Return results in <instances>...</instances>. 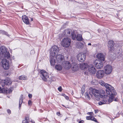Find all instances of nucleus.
Returning a JSON list of instances; mask_svg holds the SVG:
<instances>
[{
  "label": "nucleus",
  "mask_w": 123,
  "mask_h": 123,
  "mask_svg": "<svg viewBox=\"0 0 123 123\" xmlns=\"http://www.w3.org/2000/svg\"><path fill=\"white\" fill-rule=\"evenodd\" d=\"M99 92V91L98 90L91 87L89 88V94L88 92H86L85 93V96L86 98L90 100V95L92 96L93 95L96 97V99L97 100H99L100 98H102L103 97V95L100 94Z\"/></svg>",
  "instance_id": "f257e3e1"
},
{
  "label": "nucleus",
  "mask_w": 123,
  "mask_h": 123,
  "mask_svg": "<svg viewBox=\"0 0 123 123\" xmlns=\"http://www.w3.org/2000/svg\"><path fill=\"white\" fill-rule=\"evenodd\" d=\"M106 92L107 94L110 96L116 95L117 93L113 87L109 84H106Z\"/></svg>",
  "instance_id": "f03ea898"
},
{
  "label": "nucleus",
  "mask_w": 123,
  "mask_h": 123,
  "mask_svg": "<svg viewBox=\"0 0 123 123\" xmlns=\"http://www.w3.org/2000/svg\"><path fill=\"white\" fill-rule=\"evenodd\" d=\"M0 56H2L3 55L4 57L9 59L10 57V54L9 52L7 51V48L4 46H2L0 47Z\"/></svg>",
  "instance_id": "7ed1b4c3"
},
{
  "label": "nucleus",
  "mask_w": 123,
  "mask_h": 123,
  "mask_svg": "<svg viewBox=\"0 0 123 123\" xmlns=\"http://www.w3.org/2000/svg\"><path fill=\"white\" fill-rule=\"evenodd\" d=\"M71 41V40L70 38L68 37L65 38L62 41V45L63 47L68 48L70 45Z\"/></svg>",
  "instance_id": "20e7f679"
},
{
  "label": "nucleus",
  "mask_w": 123,
  "mask_h": 123,
  "mask_svg": "<svg viewBox=\"0 0 123 123\" xmlns=\"http://www.w3.org/2000/svg\"><path fill=\"white\" fill-rule=\"evenodd\" d=\"M40 75L42 79L45 81H47V79L49 76L48 74L44 70H41L40 71Z\"/></svg>",
  "instance_id": "39448f33"
},
{
  "label": "nucleus",
  "mask_w": 123,
  "mask_h": 123,
  "mask_svg": "<svg viewBox=\"0 0 123 123\" xmlns=\"http://www.w3.org/2000/svg\"><path fill=\"white\" fill-rule=\"evenodd\" d=\"M58 47L57 46H54L51 47L50 51L51 55L55 56L56 54H57L59 51Z\"/></svg>",
  "instance_id": "423d86ee"
},
{
  "label": "nucleus",
  "mask_w": 123,
  "mask_h": 123,
  "mask_svg": "<svg viewBox=\"0 0 123 123\" xmlns=\"http://www.w3.org/2000/svg\"><path fill=\"white\" fill-rule=\"evenodd\" d=\"M1 63L2 66L4 69L7 70L9 69V65L8 61L6 59H4L2 60Z\"/></svg>",
  "instance_id": "0eeeda50"
},
{
  "label": "nucleus",
  "mask_w": 123,
  "mask_h": 123,
  "mask_svg": "<svg viewBox=\"0 0 123 123\" xmlns=\"http://www.w3.org/2000/svg\"><path fill=\"white\" fill-rule=\"evenodd\" d=\"M55 58L57 63H60L61 64H63L64 60V57L63 55L61 54H59L57 55Z\"/></svg>",
  "instance_id": "6e6552de"
},
{
  "label": "nucleus",
  "mask_w": 123,
  "mask_h": 123,
  "mask_svg": "<svg viewBox=\"0 0 123 123\" xmlns=\"http://www.w3.org/2000/svg\"><path fill=\"white\" fill-rule=\"evenodd\" d=\"M85 55L83 53H80L77 56L78 60L81 62H83L85 60Z\"/></svg>",
  "instance_id": "1a4fd4ad"
},
{
  "label": "nucleus",
  "mask_w": 123,
  "mask_h": 123,
  "mask_svg": "<svg viewBox=\"0 0 123 123\" xmlns=\"http://www.w3.org/2000/svg\"><path fill=\"white\" fill-rule=\"evenodd\" d=\"M94 63L95 67L98 69L101 68L103 66V62L102 61L99 60H95Z\"/></svg>",
  "instance_id": "9d476101"
},
{
  "label": "nucleus",
  "mask_w": 123,
  "mask_h": 123,
  "mask_svg": "<svg viewBox=\"0 0 123 123\" xmlns=\"http://www.w3.org/2000/svg\"><path fill=\"white\" fill-rule=\"evenodd\" d=\"M114 45V43L113 41L111 40L109 41L108 46L110 52H111L114 50V48L113 46Z\"/></svg>",
  "instance_id": "9b49d317"
},
{
  "label": "nucleus",
  "mask_w": 123,
  "mask_h": 123,
  "mask_svg": "<svg viewBox=\"0 0 123 123\" xmlns=\"http://www.w3.org/2000/svg\"><path fill=\"white\" fill-rule=\"evenodd\" d=\"M89 71L92 74H95L96 73V70L93 65L91 64L88 67Z\"/></svg>",
  "instance_id": "f8f14e48"
},
{
  "label": "nucleus",
  "mask_w": 123,
  "mask_h": 123,
  "mask_svg": "<svg viewBox=\"0 0 123 123\" xmlns=\"http://www.w3.org/2000/svg\"><path fill=\"white\" fill-rule=\"evenodd\" d=\"M105 72L106 74H110L112 71V67L110 65H108L104 68Z\"/></svg>",
  "instance_id": "ddd939ff"
},
{
  "label": "nucleus",
  "mask_w": 123,
  "mask_h": 123,
  "mask_svg": "<svg viewBox=\"0 0 123 123\" xmlns=\"http://www.w3.org/2000/svg\"><path fill=\"white\" fill-rule=\"evenodd\" d=\"M104 72L103 70H99L96 73V76L98 79H101L104 75Z\"/></svg>",
  "instance_id": "4468645a"
},
{
  "label": "nucleus",
  "mask_w": 123,
  "mask_h": 123,
  "mask_svg": "<svg viewBox=\"0 0 123 123\" xmlns=\"http://www.w3.org/2000/svg\"><path fill=\"white\" fill-rule=\"evenodd\" d=\"M64 64H62V65H63L65 68L66 69H69L71 67V64L68 61H64L63 62Z\"/></svg>",
  "instance_id": "2eb2a0df"
},
{
  "label": "nucleus",
  "mask_w": 123,
  "mask_h": 123,
  "mask_svg": "<svg viewBox=\"0 0 123 123\" xmlns=\"http://www.w3.org/2000/svg\"><path fill=\"white\" fill-rule=\"evenodd\" d=\"M71 67L72 70L74 71L77 70L79 68L77 64L75 62H72L71 63Z\"/></svg>",
  "instance_id": "dca6fc26"
},
{
  "label": "nucleus",
  "mask_w": 123,
  "mask_h": 123,
  "mask_svg": "<svg viewBox=\"0 0 123 123\" xmlns=\"http://www.w3.org/2000/svg\"><path fill=\"white\" fill-rule=\"evenodd\" d=\"M97 57L101 61H104L105 59V54L102 53L98 54L97 55Z\"/></svg>",
  "instance_id": "f3484780"
},
{
  "label": "nucleus",
  "mask_w": 123,
  "mask_h": 123,
  "mask_svg": "<svg viewBox=\"0 0 123 123\" xmlns=\"http://www.w3.org/2000/svg\"><path fill=\"white\" fill-rule=\"evenodd\" d=\"M71 32H72L71 30L66 29L64 31V35L66 37H70L71 36Z\"/></svg>",
  "instance_id": "a211bd4d"
},
{
  "label": "nucleus",
  "mask_w": 123,
  "mask_h": 123,
  "mask_svg": "<svg viewBox=\"0 0 123 123\" xmlns=\"http://www.w3.org/2000/svg\"><path fill=\"white\" fill-rule=\"evenodd\" d=\"M23 21L27 25L29 24V22L27 17L25 15H23L22 17Z\"/></svg>",
  "instance_id": "6ab92c4d"
},
{
  "label": "nucleus",
  "mask_w": 123,
  "mask_h": 123,
  "mask_svg": "<svg viewBox=\"0 0 123 123\" xmlns=\"http://www.w3.org/2000/svg\"><path fill=\"white\" fill-rule=\"evenodd\" d=\"M54 55H51L50 56V64L51 65H54L56 62H57L54 59Z\"/></svg>",
  "instance_id": "aec40b11"
},
{
  "label": "nucleus",
  "mask_w": 123,
  "mask_h": 123,
  "mask_svg": "<svg viewBox=\"0 0 123 123\" xmlns=\"http://www.w3.org/2000/svg\"><path fill=\"white\" fill-rule=\"evenodd\" d=\"M23 95H21L19 98V109L21 108V105L23 102Z\"/></svg>",
  "instance_id": "412c9836"
},
{
  "label": "nucleus",
  "mask_w": 123,
  "mask_h": 123,
  "mask_svg": "<svg viewBox=\"0 0 123 123\" xmlns=\"http://www.w3.org/2000/svg\"><path fill=\"white\" fill-rule=\"evenodd\" d=\"M76 38L77 40L80 41H82L83 40L82 35L80 34H78L77 35Z\"/></svg>",
  "instance_id": "4be33fe9"
},
{
  "label": "nucleus",
  "mask_w": 123,
  "mask_h": 123,
  "mask_svg": "<svg viewBox=\"0 0 123 123\" xmlns=\"http://www.w3.org/2000/svg\"><path fill=\"white\" fill-rule=\"evenodd\" d=\"M55 68L56 70L59 71L61 70L62 69V66L60 65H56Z\"/></svg>",
  "instance_id": "5701e85b"
},
{
  "label": "nucleus",
  "mask_w": 123,
  "mask_h": 123,
  "mask_svg": "<svg viewBox=\"0 0 123 123\" xmlns=\"http://www.w3.org/2000/svg\"><path fill=\"white\" fill-rule=\"evenodd\" d=\"M29 117H26L25 120L23 121L22 123H29Z\"/></svg>",
  "instance_id": "b1692460"
},
{
  "label": "nucleus",
  "mask_w": 123,
  "mask_h": 123,
  "mask_svg": "<svg viewBox=\"0 0 123 123\" xmlns=\"http://www.w3.org/2000/svg\"><path fill=\"white\" fill-rule=\"evenodd\" d=\"M71 36H72V39L73 40H75L76 38V35L75 34L74 32H71Z\"/></svg>",
  "instance_id": "393cba45"
},
{
  "label": "nucleus",
  "mask_w": 123,
  "mask_h": 123,
  "mask_svg": "<svg viewBox=\"0 0 123 123\" xmlns=\"http://www.w3.org/2000/svg\"><path fill=\"white\" fill-rule=\"evenodd\" d=\"M81 66H82V69H84L87 68V67H88L87 64V63H85L82 64Z\"/></svg>",
  "instance_id": "a878e982"
},
{
  "label": "nucleus",
  "mask_w": 123,
  "mask_h": 123,
  "mask_svg": "<svg viewBox=\"0 0 123 123\" xmlns=\"http://www.w3.org/2000/svg\"><path fill=\"white\" fill-rule=\"evenodd\" d=\"M83 45V43L81 42L79 43L77 45V47L79 48H81Z\"/></svg>",
  "instance_id": "bb28decb"
},
{
  "label": "nucleus",
  "mask_w": 123,
  "mask_h": 123,
  "mask_svg": "<svg viewBox=\"0 0 123 123\" xmlns=\"http://www.w3.org/2000/svg\"><path fill=\"white\" fill-rule=\"evenodd\" d=\"M115 95H112V96H111V97H110L109 98L108 101L109 102L111 103V102L113 101V99L114 98V96Z\"/></svg>",
  "instance_id": "cd10ccee"
},
{
  "label": "nucleus",
  "mask_w": 123,
  "mask_h": 123,
  "mask_svg": "<svg viewBox=\"0 0 123 123\" xmlns=\"http://www.w3.org/2000/svg\"><path fill=\"white\" fill-rule=\"evenodd\" d=\"M99 83L102 86H104L106 88V84H108L105 83L104 81H103L102 80H101V81H100Z\"/></svg>",
  "instance_id": "c85d7f7f"
},
{
  "label": "nucleus",
  "mask_w": 123,
  "mask_h": 123,
  "mask_svg": "<svg viewBox=\"0 0 123 123\" xmlns=\"http://www.w3.org/2000/svg\"><path fill=\"white\" fill-rule=\"evenodd\" d=\"M4 81L5 82L6 85H8V83H10V79L9 78H7L6 79L4 80Z\"/></svg>",
  "instance_id": "c756f323"
},
{
  "label": "nucleus",
  "mask_w": 123,
  "mask_h": 123,
  "mask_svg": "<svg viewBox=\"0 0 123 123\" xmlns=\"http://www.w3.org/2000/svg\"><path fill=\"white\" fill-rule=\"evenodd\" d=\"M92 84L94 85L97 84V81L96 80H93L91 82Z\"/></svg>",
  "instance_id": "7c9ffc66"
},
{
  "label": "nucleus",
  "mask_w": 123,
  "mask_h": 123,
  "mask_svg": "<svg viewBox=\"0 0 123 123\" xmlns=\"http://www.w3.org/2000/svg\"><path fill=\"white\" fill-rule=\"evenodd\" d=\"M19 79L20 80H25L26 79L25 76L21 75L18 77Z\"/></svg>",
  "instance_id": "2f4dec72"
},
{
  "label": "nucleus",
  "mask_w": 123,
  "mask_h": 123,
  "mask_svg": "<svg viewBox=\"0 0 123 123\" xmlns=\"http://www.w3.org/2000/svg\"><path fill=\"white\" fill-rule=\"evenodd\" d=\"M85 91V86H83L82 87V88H81V93L82 95H83L84 94Z\"/></svg>",
  "instance_id": "473e14b6"
},
{
  "label": "nucleus",
  "mask_w": 123,
  "mask_h": 123,
  "mask_svg": "<svg viewBox=\"0 0 123 123\" xmlns=\"http://www.w3.org/2000/svg\"><path fill=\"white\" fill-rule=\"evenodd\" d=\"M0 33H2L3 34L8 36L7 33L6 32L0 30Z\"/></svg>",
  "instance_id": "72a5a7b5"
},
{
  "label": "nucleus",
  "mask_w": 123,
  "mask_h": 123,
  "mask_svg": "<svg viewBox=\"0 0 123 123\" xmlns=\"http://www.w3.org/2000/svg\"><path fill=\"white\" fill-rule=\"evenodd\" d=\"M108 99L107 98H103L102 100L103 101V102H104L105 104L107 103V102L108 101Z\"/></svg>",
  "instance_id": "f704fd0d"
},
{
  "label": "nucleus",
  "mask_w": 123,
  "mask_h": 123,
  "mask_svg": "<svg viewBox=\"0 0 123 123\" xmlns=\"http://www.w3.org/2000/svg\"><path fill=\"white\" fill-rule=\"evenodd\" d=\"M91 120L93 121L96 123H98V121L96 118L93 117L92 116Z\"/></svg>",
  "instance_id": "c9c22d12"
},
{
  "label": "nucleus",
  "mask_w": 123,
  "mask_h": 123,
  "mask_svg": "<svg viewBox=\"0 0 123 123\" xmlns=\"http://www.w3.org/2000/svg\"><path fill=\"white\" fill-rule=\"evenodd\" d=\"M6 85V84L5 82L4 81H3L1 83V85L2 86V87H3L5 85Z\"/></svg>",
  "instance_id": "e433bc0d"
},
{
  "label": "nucleus",
  "mask_w": 123,
  "mask_h": 123,
  "mask_svg": "<svg viewBox=\"0 0 123 123\" xmlns=\"http://www.w3.org/2000/svg\"><path fill=\"white\" fill-rule=\"evenodd\" d=\"M92 116H87L86 117V118L87 120H91Z\"/></svg>",
  "instance_id": "4c0bfd02"
},
{
  "label": "nucleus",
  "mask_w": 123,
  "mask_h": 123,
  "mask_svg": "<svg viewBox=\"0 0 123 123\" xmlns=\"http://www.w3.org/2000/svg\"><path fill=\"white\" fill-rule=\"evenodd\" d=\"M13 88L12 87H11L9 88L8 89V92H9V93H11L12 92V91H13Z\"/></svg>",
  "instance_id": "58836bf2"
},
{
  "label": "nucleus",
  "mask_w": 123,
  "mask_h": 123,
  "mask_svg": "<svg viewBox=\"0 0 123 123\" xmlns=\"http://www.w3.org/2000/svg\"><path fill=\"white\" fill-rule=\"evenodd\" d=\"M98 104L99 105H102L105 104L104 102L102 100V101H100L99 102Z\"/></svg>",
  "instance_id": "ea45409f"
},
{
  "label": "nucleus",
  "mask_w": 123,
  "mask_h": 123,
  "mask_svg": "<svg viewBox=\"0 0 123 123\" xmlns=\"http://www.w3.org/2000/svg\"><path fill=\"white\" fill-rule=\"evenodd\" d=\"M62 95L64 96L66 99L68 100L69 99V98L68 96H67L66 95L64 94Z\"/></svg>",
  "instance_id": "a19ab883"
},
{
  "label": "nucleus",
  "mask_w": 123,
  "mask_h": 123,
  "mask_svg": "<svg viewBox=\"0 0 123 123\" xmlns=\"http://www.w3.org/2000/svg\"><path fill=\"white\" fill-rule=\"evenodd\" d=\"M58 90L60 92L62 91V87L61 86H60L58 88Z\"/></svg>",
  "instance_id": "79ce46f5"
},
{
  "label": "nucleus",
  "mask_w": 123,
  "mask_h": 123,
  "mask_svg": "<svg viewBox=\"0 0 123 123\" xmlns=\"http://www.w3.org/2000/svg\"><path fill=\"white\" fill-rule=\"evenodd\" d=\"M7 111L8 113L9 114H10L11 113V111L9 109H7Z\"/></svg>",
  "instance_id": "37998d69"
},
{
  "label": "nucleus",
  "mask_w": 123,
  "mask_h": 123,
  "mask_svg": "<svg viewBox=\"0 0 123 123\" xmlns=\"http://www.w3.org/2000/svg\"><path fill=\"white\" fill-rule=\"evenodd\" d=\"M28 104L29 105H31V101L29 100L28 101Z\"/></svg>",
  "instance_id": "c03bdc74"
},
{
  "label": "nucleus",
  "mask_w": 123,
  "mask_h": 123,
  "mask_svg": "<svg viewBox=\"0 0 123 123\" xmlns=\"http://www.w3.org/2000/svg\"><path fill=\"white\" fill-rule=\"evenodd\" d=\"M28 96L30 98H31L32 97V95L31 94H28Z\"/></svg>",
  "instance_id": "a18cd8bd"
},
{
  "label": "nucleus",
  "mask_w": 123,
  "mask_h": 123,
  "mask_svg": "<svg viewBox=\"0 0 123 123\" xmlns=\"http://www.w3.org/2000/svg\"><path fill=\"white\" fill-rule=\"evenodd\" d=\"M93 113L92 112H88L87 113V114L88 115H92V114Z\"/></svg>",
  "instance_id": "49530a36"
},
{
  "label": "nucleus",
  "mask_w": 123,
  "mask_h": 123,
  "mask_svg": "<svg viewBox=\"0 0 123 123\" xmlns=\"http://www.w3.org/2000/svg\"><path fill=\"white\" fill-rule=\"evenodd\" d=\"M84 121L82 120L79 121V123H84Z\"/></svg>",
  "instance_id": "de8ad7c7"
},
{
  "label": "nucleus",
  "mask_w": 123,
  "mask_h": 123,
  "mask_svg": "<svg viewBox=\"0 0 123 123\" xmlns=\"http://www.w3.org/2000/svg\"><path fill=\"white\" fill-rule=\"evenodd\" d=\"M94 111L95 113H98V111L97 110H94Z\"/></svg>",
  "instance_id": "09e8293b"
},
{
  "label": "nucleus",
  "mask_w": 123,
  "mask_h": 123,
  "mask_svg": "<svg viewBox=\"0 0 123 123\" xmlns=\"http://www.w3.org/2000/svg\"><path fill=\"white\" fill-rule=\"evenodd\" d=\"M118 100V99L117 98H116L114 99V101H117Z\"/></svg>",
  "instance_id": "8fccbe9b"
},
{
  "label": "nucleus",
  "mask_w": 123,
  "mask_h": 123,
  "mask_svg": "<svg viewBox=\"0 0 123 123\" xmlns=\"http://www.w3.org/2000/svg\"><path fill=\"white\" fill-rule=\"evenodd\" d=\"M57 115H58V116H59L60 115V112H57Z\"/></svg>",
  "instance_id": "3c124183"
},
{
  "label": "nucleus",
  "mask_w": 123,
  "mask_h": 123,
  "mask_svg": "<svg viewBox=\"0 0 123 123\" xmlns=\"http://www.w3.org/2000/svg\"><path fill=\"white\" fill-rule=\"evenodd\" d=\"M88 45H91V43H89L88 44Z\"/></svg>",
  "instance_id": "603ef678"
},
{
  "label": "nucleus",
  "mask_w": 123,
  "mask_h": 123,
  "mask_svg": "<svg viewBox=\"0 0 123 123\" xmlns=\"http://www.w3.org/2000/svg\"><path fill=\"white\" fill-rule=\"evenodd\" d=\"M31 21H33V18H31Z\"/></svg>",
  "instance_id": "864d4df0"
},
{
  "label": "nucleus",
  "mask_w": 123,
  "mask_h": 123,
  "mask_svg": "<svg viewBox=\"0 0 123 123\" xmlns=\"http://www.w3.org/2000/svg\"><path fill=\"white\" fill-rule=\"evenodd\" d=\"M2 91L1 88H1H0V92Z\"/></svg>",
  "instance_id": "5fc2aeb1"
},
{
  "label": "nucleus",
  "mask_w": 123,
  "mask_h": 123,
  "mask_svg": "<svg viewBox=\"0 0 123 123\" xmlns=\"http://www.w3.org/2000/svg\"><path fill=\"white\" fill-rule=\"evenodd\" d=\"M62 105V106H63V107H66L64 105Z\"/></svg>",
  "instance_id": "6e6d98bb"
},
{
  "label": "nucleus",
  "mask_w": 123,
  "mask_h": 123,
  "mask_svg": "<svg viewBox=\"0 0 123 123\" xmlns=\"http://www.w3.org/2000/svg\"><path fill=\"white\" fill-rule=\"evenodd\" d=\"M31 122L32 123H35V122L34 121H31Z\"/></svg>",
  "instance_id": "4d7b16f0"
},
{
  "label": "nucleus",
  "mask_w": 123,
  "mask_h": 123,
  "mask_svg": "<svg viewBox=\"0 0 123 123\" xmlns=\"http://www.w3.org/2000/svg\"><path fill=\"white\" fill-rule=\"evenodd\" d=\"M70 1L72 0H69Z\"/></svg>",
  "instance_id": "13d9d810"
},
{
  "label": "nucleus",
  "mask_w": 123,
  "mask_h": 123,
  "mask_svg": "<svg viewBox=\"0 0 123 123\" xmlns=\"http://www.w3.org/2000/svg\"><path fill=\"white\" fill-rule=\"evenodd\" d=\"M31 51H33V50H31Z\"/></svg>",
  "instance_id": "bf43d9fd"
}]
</instances>
